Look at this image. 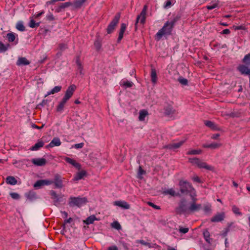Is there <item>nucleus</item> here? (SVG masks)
<instances>
[{
    "label": "nucleus",
    "instance_id": "72a5a7b5",
    "mask_svg": "<svg viewBox=\"0 0 250 250\" xmlns=\"http://www.w3.org/2000/svg\"><path fill=\"white\" fill-rule=\"evenodd\" d=\"M6 181L7 184L12 185H15L17 183L16 179L12 176H8L6 179Z\"/></svg>",
    "mask_w": 250,
    "mask_h": 250
},
{
    "label": "nucleus",
    "instance_id": "4d7b16f0",
    "mask_svg": "<svg viewBox=\"0 0 250 250\" xmlns=\"http://www.w3.org/2000/svg\"><path fill=\"white\" fill-rule=\"evenodd\" d=\"M172 5V2L171 0H168L165 2L164 7L166 8H169Z\"/></svg>",
    "mask_w": 250,
    "mask_h": 250
},
{
    "label": "nucleus",
    "instance_id": "58836bf2",
    "mask_svg": "<svg viewBox=\"0 0 250 250\" xmlns=\"http://www.w3.org/2000/svg\"><path fill=\"white\" fill-rule=\"evenodd\" d=\"M76 64L77 66V68H78V70L79 72L80 73V74H83V72H82L83 66L80 62V61L79 58H77Z\"/></svg>",
    "mask_w": 250,
    "mask_h": 250
},
{
    "label": "nucleus",
    "instance_id": "f704fd0d",
    "mask_svg": "<svg viewBox=\"0 0 250 250\" xmlns=\"http://www.w3.org/2000/svg\"><path fill=\"white\" fill-rule=\"evenodd\" d=\"M242 62L245 63V64L250 66V52L244 56L242 60Z\"/></svg>",
    "mask_w": 250,
    "mask_h": 250
},
{
    "label": "nucleus",
    "instance_id": "052dcab7",
    "mask_svg": "<svg viewBox=\"0 0 250 250\" xmlns=\"http://www.w3.org/2000/svg\"><path fill=\"white\" fill-rule=\"evenodd\" d=\"M60 49L63 51L67 48V45L64 43H61L59 45Z\"/></svg>",
    "mask_w": 250,
    "mask_h": 250
},
{
    "label": "nucleus",
    "instance_id": "c85d7f7f",
    "mask_svg": "<svg viewBox=\"0 0 250 250\" xmlns=\"http://www.w3.org/2000/svg\"><path fill=\"white\" fill-rule=\"evenodd\" d=\"M86 172L84 170H82L79 172H78L74 178V181H78L83 178V177L85 175Z\"/></svg>",
    "mask_w": 250,
    "mask_h": 250
},
{
    "label": "nucleus",
    "instance_id": "4468645a",
    "mask_svg": "<svg viewBox=\"0 0 250 250\" xmlns=\"http://www.w3.org/2000/svg\"><path fill=\"white\" fill-rule=\"evenodd\" d=\"M32 163L37 166H43L46 163V160L43 158L32 159Z\"/></svg>",
    "mask_w": 250,
    "mask_h": 250
},
{
    "label": "nucleus",
    "instance_id": "20e7f679",
    "mask_svg": "<svg viewBox=\"0 0 250 250\" xmlns=\"http://www.w3.org/2000/svg\"><path fill=\"white\" fill-rule=\"evenodd\" d=\"M189 205L185 199H182L179 204V206L176 208L177 213L188 214Z\"/></svg>",
    "mask_w": 250,
    "mask_h": 250
},
{
    "label": "nucleus",
    "instance_id": "c9c22d12",
    "mask_svg": "<svg viewBox=\"0 0 250 250\" xmlns=\"http://www.w3.org/2000/svg\"><path fill=\"white\" fill-rule=\"evenodd\" d=\"M16 28L20 31H24L25 30V27L22 21H19L16 26Z\"/></svg>",
    "mask_w": 250,
    "mask_h": 250
},
{
    "label": "nucleus",
    "instance_id": "7c9ffc66",
    "mask_svg": "<svg viewBox=\"0 0 250 250\" xmlns=\"http://www.w3.org/2000/svg\"><path fill=\"white\" fill-rule=\"evenodd\" d=\"M151 78L152 82L154 84L156 83L157 81V76L156 70L154 68H151Z\"/></svg>",
    "mask_w": 250,
    "mask_h": 250
},
{
    "label": "nucleus",
    "instance_id": "7ed1b4c3",
    "mask_svg": "<svg viewBox=\"0 0 250 250\" xmlns=\"http://www.w3.org/2000/svg\"><path fill=\"white\" fill-rule=\"evenodd\" d=\"M87 202V199L85 197H71L69 198V205L71 207H77L80 208L86 204Z\"/></svg>",
    "mask_w": 250,
    "mask_h": 250
},
{
    "label": "nucleus",
    "instance_id": "dca6fc26",
    "mask_svg": "<svg viewBox=\"0 0 250 250\" xmlns=\"http://www.w3.org/2000/svg\"><path fill=\"white\" fill-rule=\"evenodd\" d=\"M50 194L52 196V198L54 200V202L55 205H57L59 203L62 202V197L58 196L55 191L52 190L50 192Z\"/></svg>",
    "mask_w": 250,
    "mask_h": 250
},
{
    "label": "nucleus",
    "instance_id": "13d9d810",
    "mask_svg": "<svg viewBox=\"0 0 250 250\" xmlns=\"http://www.w3.org/2000/svg\"><path fill=\"white\" fill-rule=\"evenodd\" d=\"M94 46L97 50L100 49L101 46L100 42L98 41H95L94 42Z\"/></svg>",
    "mask_w": 250,
    "mask_h": 250
},
{
    "label": "nucleus",
    "instance_id": "cd10ccee",
    "mask_svg": "<svg viewBox=\"0 0 250 250\" xmlns=\"http://www.w3.org/2000/svg\"><path fill=\"white\" fill-rule=\"evenodd\" d=\"M120 85L125 86V88H129L133 86V83L131 81L123 80L120 82Z\"/></svg>",
    "mask_w": 250,
    "mask_h": 250
},
{
    "label": "nucleus",
    "instance_id": "473e14b6",
    "mask_svg": "<svg viewBox=\"0 0 250 250\" xmlns=\"http://www.w3.org/2000/svg\"><path fill=\"white\" fill-rule=\"evenodd\" d=\"M148 115V112L145 110H142L139 112V120L140 121L145 120V117Z\"/></svg>",
    "mask_w": 250,
    "mask_h": 250
},
{
    "label": "nucleus",
    "instance_id": "0eeeda50",
    "mask_svg": "<svg viewBox=\"0 0 250 250\" xmlns=\"http://www.w3.org/2000/svg\"><path fill=\"white\" fill-rule=\"evenodd\" d=\"M120 18V13H118L114 18L113 20L110 22L109 24L108 25L107 28V32L108 34H110L112 33L115 27L117 26L118 23H119V21Z\"/></svg>",
    "mask_w": 250,
    "mask_h": 250
},
{
    "label": "nucleus",
    "instance_id": "a18cd8bd",
    "mask_svg": "<svg viewBox=\"0 0 250 250\" xmlns=\"http://www.w3.org/2000/svg\"><path fill=\"white\" fill-rule=\"evenodd\" d=\"M7 38L9 42H12L15 39V35L13 33H8L7 34Z\"/></svg>",
    "mask_w": 250,
    "mask_h": 250
},
{
    "label": "nucleus",
    "instance_id": "f3484780",
    "mask_svg": "<svg viewBox=\"0 0 250 250\" xmlns=\"http://www.w3.org/2000/svg\"><path fill=\"white\" fill-rule=\"evenodd\" d=\"M61 145L60 139L58 137H55L47 146V147H53L54 146H58Z\"/></svg>",
    "mask_w": 250,
    "mask_h": 250
},
{
    "label": "nucleus",
    "instance_id": "5fc2aeb1",
    "mask_svg": "<svg viewBox=\"0 0 250 250\" xmlns=\"http://www.w3.org/2000/svg\"><path fill=\"white\" fill-rule=\"evenodd\" d=\"M42 180V182L43 183V185L44 186H45V185H50L53 184V183L52 180H47V179Z\"/></svg>",
    "mask_w": 250,
    "mask_h": 250
},
{
    "label": "nucleus",
    "instance_id": "a878e982",
    "mask_svg": "<svg viewBox=\"0 0 250 250\" xmlns=\"http://www.w3.org/2000/svg\"><path fill=\"white\" fill-rule=\"evenodd\" d=\"M204 237L208 244H211L212 239L210 238V233L208 229H205L203 232Z\"/></svg>",
    "mask_w": 250,
    "mask_h": 250
},
{
    "label": "nucleus",
    "instance_id": "a19ab883",
    "mask_svg": "<svg viewBox=\"0 0 250 250\" xmlns=\"http://www.w3.org/2000/svg\"><path fill=\"white\" fill-rule=\"evenodd\" d=\"M25 196L27 199L30 200H33L36 197V194L33 191H29L28 193H25Z\"/></svg>",
    "mask_w": 250,
    "mask_h": 250
},
{
    "label": "nucleus",
    "instance_id": "6e6d98bb",
    "mask_svg": "<svg viewBox=\"0 0 250 250\" xmlns=\"http://www.w3.org/2000/svg\"><path fill=\"white\" fill-rule=\"evenodd\" d=\"M138 242L142 245L147 246L149 248L151 247V244L149 243H147V242L145 241L144 240H139Z\"/></svg>",
    "mask_w": 250,
    "mask_h": 250
},
{
    "label": "nucleus",
    "instance_id": "39448f33",
    "mask_svg": "<svg viewBox=\"0 0 250 250\" xmlns=\"http://www.w3.org/2000/svg\"><path fill=\"white\" fill-rule=\"evenodd\" d=\"M189 161L193 165H197L200 168H204L208 170H212V167L206 163L197 158H189Z\"/></svg>",
    "mask_w": 250,
    "mask_h": 250
},
{
    "label": "nucleus",
    "instance_id": "2f4dec72",
    "mask_svg": "<svg viewBox=\"0 0 250 250\" xmlns=\"http://www.w3.org/2000/svg\"><path fill=\"white\" fill-rule=\"evenodd\" d=\"M62 89L61 86H56L53 89H52L50 91L47 92V94L45 95V97L51 94H54L56 93L59 92Z\"/></svg>",
    "mask_w": 250,
    "mask_h": 250
},
{
    "label": "nucleus",
    "instance_id": "c03bdc74",
    "mask_svg": "<svg viewBox=\"0 0 250 250\" xmlns=\"http://www.w3.org/2000/svg\"><path fill=\"white\" fill-rule=\"evenodd\" d=\"M202 151L200 149H193L190 150L187 152L188 155H197L201 153Z\"/></svg>",
    "mask_w": 250,
    "mask_h": 250
},
{
    "label": "nucleus",
    "instance_id": "ea45409f",
    "mask_svg": "<svg viewBox=\"0 0 250 250\" xmlns=\"http://www.w3.org/2000/svg\"><path fill=\"white\" fill-rule=\"evenodd\" d=\"M174 112V110L172 107L168 106L165 109V113L167 115H170L173 114Z\"/></svg>",
    "mask_w": 250,
    "mask_h": 250
},
{
    "label": "nucleus",
    "instance_id": "69168bd1",
    "mask_svg": "<svg viewBox=\"0 0 250 250\" xmlns=\"http://www.w3.org/2000/svg\"><path fill=\"white\" fill-rule=\"evenodd\" d=\"M145 173V171L141 167H139V170H138V175L139 176H141L142 175Z\"/></svg>",
    "mask_w": 250,
    "mask_h": 250
},
{
    "label": "nucleus",
    "instance_id": "09e8293b",
    "mask_svg": "<svg viewBox=\"0 0 250 250\" xmlns=\"http://www.w3.org/2000/svg\"><path fill=\"white\" fill-rule=\"evenodd\" d=\"M178 82L183 85H187L188 83V80L182 77H180L178 79Z\"/></svg>",
    "mask_w": 250,
    "mask_h": 250
},
{
    "label": "nucleus",
    "instance_id": "e2e57ef3",
    "mask_svg": "<svg viewBox=\"0 0 250 250\" xmlns=\"http://www.w3.org/2000/svg\"><path fill=\"white\" fill-rule=\"evenodd\" d=\"M217 6V4L214 3L211 5L207 6V8L208 10H212V9H213L214 8H216Z\"/></svg>",
    "mask_w": 250,
    "mask_h": 250
},
{
    "label": "nucleus",
    "instance_id": "603ef678",
    "mask_svg": "<svg viewBox=\"0 0 250 250\" xmlns=\"http://www.w3.org/2000/svg\"><path fill=\"white\" fill-rule=\"evenodd\" d=\"M188 230L189 229L188 228H183L182 227H179V232L185 234L188 231Z\"/></svg>",
    "mask_w": 250,
    "mask_h": 250
},
{
    "label": "nucleus",
    "instance_id": "8fccbe9b",
    "mask_svg": "<svg viewBox=\"0 0 250 250\" xmlns=\"http://www.w3.org/2000/svg\"><path fill=\"white\" fill-rule=\"evenodd\" d=\"M45 19L48 21H53L55 20V18L53 15V14L51 13H48L45 17Z\"/></svg>",
    "mask_w": 250,
    "mask_h": 250
},
{
    "label": "nucleus",
    "instance_id": "680f3d73",
    "mask_svg": "<svg viewBox=\"0 0 250 250\" xmlns=\"http://www.w3.org/2000/svg\"><path fill=\"white\" fill-rule=\"evenodd\" d=\"M232 223H230L229 225V228L226 229V230L223 232L222 235L224 236H226L228 234V232L229 231V228L231 226Z\"/></svg>",
    "mask_w": 250,
    "mask_h": 250
},
{
    "label": "nucleus",
    "instance_id": "bf43d9fd",
    "mask_svg": "<svg viewBox=\"0 0 250 250\" xmlns=\"http://www.w3.org/2000/svg\"><path fill=\"white\" fill-rule=\"evenodd\" d=\"M148 205H149L150 206L152 207V208H154L155 209H160V207L159 206H158L156 205H155L154 204H153V203L152 202H148Z\"/></svg>",
    "mask_w": 250,
    "mask_h": 250
},
{
    "label": "nucleus",
    "instance_id": "6ab92c4d",
    "mask_svg": "<svg viewBox=\"0 0 250 250\" xmlns=\"http://www.w3.org/2000/svg\"><path fill=\"white\" fill-rule=\"evenodd\" d=\"M30 64V62L24 57H21L19 58L17 62H16V64L17 65H26Z\"/></svg>",
    "mask_w": 250,
    "mask_h": 250
},
{
    "label": "nucleus",
    "instance_id": "4be33fe9",
    "mask_svg": "<svg viewBox=\"0 0 250 250\" xmlns=\"http://www.w3.org/2000/svg\"><path fill=\"white\" fill-rule=\"evenodd\" d=\"M221 146V144L217 143H212L210 144H204L203 145V147L205 148H209L212 149H216Z\"/></svg>",
    "mask_w": 250,
    "mask_h": 250
},
{
    "label": "nucleus",
    "instance_id": "5701e85b",
    "mask_svg": "<svg viewBox=\"0 0 250 250\" xmlns=\"http://www.w3.org/2000/svg\"><path fill=\"white\" fill-rule=\"evenodd\" d=\"M70 6H74V3H72L71 2H66L63 3H62L59 7L56 10V12H59L61 11L62 9H64L65 8L68 7Z\"/></svg>",
    "mask_w": 250,
    "mask_h": 250
},
{
    "label": "nucleus",
    "instance_id": "338daca9",
    "mask_svg": "<svg viewBox=\"0 0 250 250\" xmlns=\"http://www.w3.org/2000/svg\"><path fill=\"white\" fill-rule=\"evenodd\" d=\"M210 208L209 206H206L204 207V210L206 213H208L210 211Z\"/></svg>",
    "mask_w": 250,
    "mask_h": 250
},
{
    "label": "nucleus",
    "instance_id": "f257e3e1",
    "mask_svg": "<svg viewBox=\"0 0 250 250\" xmlns=\"http://www.w3.org/2000/svg\"><path fill=\"white\" fill-rule=\"evenodd\" d=\"M179 18L178 16L175 17L170 21H167L165 24L162 29H161L157 33L156 35V39L159 40L164 35H170L172 32L173 27H174L176 21L179 20Z\"/></svg>",
    "mask_w": 250,
    "mask_h": 250
},
{
    "label": "nucleus",
    "instance_id": "f03ea898",
    "mask_svg": "<svg viewBox=\"0 0 250 250\" xmlns=\"http://www.w3.org/2000/svg\"><path fill=\"white\" fill-rule=\"evenodd\" d=\"M180 190L183 194H189L191 198L196 196V193L195 189L193 188L191 184L187 181H180L179 183Z\"/></svg>",
    "mask_w": 250,
    "mask_h": 250
},
{
    "label": "nucleus",
    "instance_id": "37998d69",
    "mask_svg": "<svg viewBox=\"0 0 250 250\" xmlns=\"http://www.w3.org/2000/svg\"><path fill=\"white\" fill-rule=\"evenodd\" d=\"M40 24V22L36 23L33 19H31L29 23V27L32 28L39 26Z\"/></svg>",
    "mask_w": 250,
    "mask_h": 250
},
{
    "label": "nucleus",
    "instance_id": "9d476101",
    "mask_svg": "<svg viewBox=\"0 0 250 250\" xmlns=\"http://www.w3.org/2000/svg\"><path fill=\"white\" fill-rule=\"evenodd\" d=\"M249 66V65L244 64H240L237 67V70L242 75L250 76V68Z\"/></svg>",
    "mask_w": 250,
    "mask_h": 250
},
{
    "label": "nucleus",
    "instance_id": "bb28decb",
    "mask_svg": "<svg viewBox=\"0 0 250 250\" xmlns=\"http://www.w3.org/2000/svg\"><path fill=\"white\" fill-rule=\"evenodd\" d=\"M205 124L206 125V126L212 129V130H218V127H217V126L212 122L209 121H206L205 122Z\"/></svg>",
    "mask_w": 250,
    "mask_h": 250
},
{
    "label": "nucleus",
    "instance_id": "774afa93",
    "mask_svg": "<svg viewBox=\"0 0 250 250\" xmlns=\"http://www.w3.org/2000/svg\"><path fill=\"white\" fill-rule=\"evenodd\" d=\"M108 250H118V249L116 246H112L108 247Z\"/></svg>",
    "mask_w": 250,
    "mask_h": 250
},
{
    "label": "nucleus",
    "instance_id": "e433bc0d",
    "mask_svg": "<svg viewBox=\"0 0 250 250\" xmlns=\"http://www.w3.org/2000/svg\"><path fill=\"white\" fill-rule=\"evenodd\" d=\"M96 220V218L94 215H91L87 217L86 220L84 221L85 223L87 225L92 224L95 220Z\"/></svg>",
    "mask_w": 250,
    "mask_h": 250
},
{
    "label": "nucleus",
    "instance_id": "423d86ee",
    "mask_svg": "<svg viewBox=\"0 0 250 250\" xmlns=\"http://www.w3.org/2000/svg\"><path fill=\"white\" fill-rule=\"evenodd\" d=\"M189 161L193 165H197L200 168H204L208 170H212V167L206 163L197 158H189Z\"/></svg>",
    "mask_w": 250,
    "mask_h": 250
},
{
    "label": "nucleus",
    "instance_id": "a211bd4d",
    "mask_svg": "<svg viewBox=\"0 0 250 250\" xmlns=\"http://www.w3.org/2000/svg\"><path fill=\"white\" fill-rule=\"evenodd\" d=\"M185 140H182L177 143L169 144L167 147L170 149H175L180 147L185 142Z\"/></svg>",
    "mask_w": 250,
    "mask_h": 250
},
{
    "label": "nucleus",
    "instance_id": "ddd939ff",
    "mask_svg": "<svg viewBox=\"0 0 250 250\" xmlns=\"http://www.w3.org/2000/svg\"><path fill=\"white\" fill-rule=\"evenodd\" d=\"M225 217L224 212H220L215 214L213 217L211 218L210 221L212 222H218L223 220Z\"/></svg>",
    "mask_w": 250,
    "mask_h": 250
},
{
    "label": "nucleus",
    "instance_id": "3c124183",
    "mask_svg": "<svg viewBox=\"0 0 250 250\" xmlns=\"http://www.w3.org/2000/svg\"><path fill=\"white\" fill-rule=\"evenodd\" d=\"M7 50V46L0 41V52H4Z\"/></svg>",
    "mask_w": 250,
    "mask_h": 250
},
{
    "label": "nucleus",
    "instance_id": "4c0bfd02",
    "mask_svg": "<svg viewBox=\"0 0 250 250\" xmlns=\"http://www.w3.org/2000/svg\"><path fill=\"white\" fill-rule=\"evenodd\" d=\"M86 0H75L74 2V8H80Z\"/></svg>",
    "mask_w": 250,
    "mask_h": 250
},
{
    "label": "nucleus",
    "instance_id": "79ce46f5",
    "mask_svg": "<svg viewBox=\"0 0 250 250\" xmlns=\"http://www.w3.org/2000/svg\"><path fill=\"white\" fill-rule=\"evenodd\" d=\"M232 210L233 212L237 215H242V213L240 211L239 208L237 207L235 205H233L232 207Z\"/></svg>",
    "mask_w": 250,
    "mask_h": 250
},
{
    "label": "nucleus",
    "instance_id": "6e6552de",
    "mask_svg": "<svg viewBox=\"0 0 250 250\" xmlns=\"http://www.w3.org/2000/svg\"><path fill=\"white\" fill-rule=\"evenodd\" d=\"M192 199V202L189 205L188 213L198 211L201 208L202 206L200 204H197L196 196H194Z\"/></svg>",
    "mask_w": 250,
    "mask_h": 250
},
{
    "label": "nucleus",
    "instance_id": "aec40b11",
    "mask_svg": "<svg viewBox=\"0 0 250 250\" xmlns=\"http://www.w3.org/2000/svg\"><path fill=\"white\" fill-rule=\"evenodd\" d=\"M64 159L67 163L71 164L78 169H81V165L74 160L68 157H65Z\"/></svg>",
    "mask_w": 250,
    "mask_h": 250
},
{
    "label": "nucleus",
    "instance_id": "1a4fd4ad",
    "mask_svg": "<svg viewBox=\"0 0 250 250\" xmlns=\"http://www.w3.org/2000/svg\"><path fill=\"white\" fill-rule=\"evenodd\" d=\"M146 10H147V6L145 5L144 6V8L141 11L140 14L138 15L136 19V21L135 24L138 23L139 22H140L141 23H144L146 20Z\"/></svg>",
    "mask_w": 250,
    "mask_h": 250
},
{
    "label": "nucleus",
    "instance_id": "f8f14e48",
    "mask_svg": "<svg viewBox=\"0 0 250 250\" xmlns=\"http://www.w3.org/2000/svg\"><path fill=\"white\" fill-rule=\"evenodd\" d=\"M53 182L56 188H62L63 187L62 178L59 174L55 175Z\"/></svg>",
    "mask_w": 250,
    "mask_h": 250
},
{
    "label": "nucleus",
    "instance_id": "9b49d317",
    "mask_svg": "<svg viewBox=\"0 0 250 250\" xmlns=\"http://www.w3.org/2000/svg\"><path fill=\"white\" fill-rule=\"evenodd\" d=\"M76 89V86L74 84L69 86L67 89L63 98L68 100L73 95L74 92Z\"/></svg>",
    "mask_w": 250,
    "mask_h": 250
},
{
    "label": "nucleus",
    "instance_id": "393cba45",
    "mask_svg": "<svg viewBox=\"0 0 250 250\" xmlns=\"http://www.w3.org/2000/svg\"><path fill=\"white\" fill-rule=\"evenodd\" d=\"M67 101L68 100L63 98L62 100L60 102L59 104L57 106V111L58 112H62L63 111L64 105Z\"/></svg>",
    "mask_w": 250,
    "mask_h": 250
},
{
    "label": "nucleus",
    "instance_id": "b1692460",
    "mask_svg": "<svg viewBox=\"0 0 250 250\" xmlns=\"http://www.w3.org/2000/svg\"><path fill=\"white\" fill-rule=\"evenodd\" d=\"M44 145V142L42 141L39 140L32 147L30 150L32 151H36L39 150L40 148L42 147Z\"/></svg>",
    "mask_w": 250,
    "mask_h": 250
},
{
    "label": "nucleus",
    "instance_id": "c756f323",
    "mask_svg": "<svg viewBox=\"0 0 250 250\" xmlns=\"http://www.w3.org/2000/svg\"><path fill=\"white\" fill-rule=\"evenodd\" d=\"M163 193L165 195H170L172 196H177L179 194L178 193H177L172 188L165 190L163 191Z\"/></svg>",
    "mask_w": 250,
    "mask_h": 250
},
{
    "label": "nucleus",
    "instance_id": "49530a36",
    "mask_svg": "<svg viewBox=\"0 0 250 250\" xmlns=\"http://www.w3.org/2000/svg\"><path fill=\"white\" fill-rule=\"evenodd\" d=\"M43 183L42 180L37 181L34 184V187L35 188H40L41 187L43 186Z\"/></svg>",
    "mask_w": 250,
    "mask_h": 250
},
{
    "label": "nucleus",
    "instance_id": "2eb2a0df",
    "mask_svg": "<svg viewBox=\"0 0 250 250\" xmlns=\"http://www.w3.org/2000/svg\"><path fill=\"white\" fill-rule=\"evenodd\" d=\"M113 204L124 209H128L130 208V205L124 201H117L114 202Z\"/></svg>",
    "mask_w": 250,
    "mask_h": 250
},
{
    "label": "nucleus",
    "instance_id": "de8ad7c7",
    "mask_svg": "<svg viewBox=\"0 0 250 250\" xmlns=\"http://www.w3.org/2000/svg\"><path fill=\"white\" fill-rule=\"evenodd\" d=\"M111 226L112 228L117 229L120 230L121 229V226L120 224L117 221H114L111 224Z\"/></svg>",
    "mask_w": 250,
    "mask_h": 250
},
{
    "label": "nucleus",
    "instance_id": "0e129e2a",
    "mask_svg": "<svg viewBox=\"0 0 250 250\" xmlns=\"http://www.w3.org/2000/svg\"><path fill=\"white\" fill-rule=\"evenodd\" d=\"M84 146V144L83 143L76 144L74 145V147L77 149L81 148Z\"/></svg>",
    "mask_w": 250,
    "mask_h": 250
},
{
    "label": "nucleus",
    "instance_id": "412c9836",
    "mask_svg": "<svg viewBox=\"0 0 250 250\" xmlns=\"http://www.w3.org/2000/svg\"><path fill=\"white\" fill-rule=\"evenodd\" d=\"M126 24L125 23H122L121 26V29L119 32V37L117 40L118 42H119L123 38L124 34L125 31Z\"/></svg>",
    "mask_w": 250,
    "mask_h": 250
},
{
    "label": "nucleus",
    "instance_id": "864d4df0",
    "mask_svg": "<svg viewBox=\"0 0 250 250\" xmlns=\"http://www.w3.org/2000/svg\"><path fill=\"white\" fill-rule=\"evenodd\" d=\"M10 195L14 199H19L20 197V195L16 192H11Z\"/></svg>",
    "mask_w": 250,
    "mask_h": 250
}]
</instances>
